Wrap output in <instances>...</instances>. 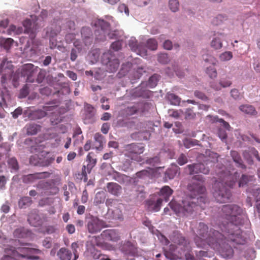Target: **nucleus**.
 I'll use <instances>...</instances> for the list:
<instances>
[{"label": "nucleus", "instance_id": "nucleus-1", "mask_svg": "<svg viewBox=\"0 0 260 260\" xmlns=\"http://www.w3.org/2000/svg\"><path fill=\"white\" fill-rule=\"evenodd\" d=\"M203 178L201 176H196L192 183L188 185V189L190 192V197L186 198L181 203L171 202L169 203L171 209L177 214H183L187 215L192 213L196 209L197 202L199 206L203 208V204L206 202V199L200 196L205 191V188L203 185Z\"/></svg>", "mask_w": 260, "mask_h": 260}, {"label": "nucleus", "instance_id": "nucleus-2", "mask_svg": "<svg viewBox=\"0 0 260 260\" xmlns=\"http://www.w3.org/2000/svg\"><path fill=\"white\" fill-rule=\"evenodd\" d=\"M237 173L234 175L232 174H225L221 182H217L215 183V191L214 196L217 202L219 203H225L231 197L230 191L223 185V183L228 186L232 187L237 179Z\"/></svg>", "mask_w": 260, "mask_h": 260}, {"label": "nucleus", "instance_id": "nucleus-3", "mask_svg": "<svg viewBox=\"0 0 260 260\" xmlns=\"http://www.w3.org/2000/svg\"><path fill=\"white\" fill-rule=\"evenodd\" d=\"M19 251H15L13 248H6L5 255L2 258L1 260H19L20 257H27L31 259H38V256H30L29 254L34 253H40L38 249L30 248H18Z\"/></svg>", "mask_w": 260, "mask_h": 260}, {"label": "nucleus", "instance_id": "nucleus-4", "mask_svg": "<svg viewBox=\"0 0 260 260\" xmlns=\"http://www.w3.org/2000/svg\"><path fill=\"white\" fill-rule=\"evenodd\" d=\"M214 238H209L207 240L208 244L214 249L219 251L223 256L228 257L232 253V249L230 247L227 248V253L224 254V250L221 245V241L222 240L223 236L217 231L213 233Z\"/></svg>", "mask_w": 260, "mask_h": 260}, {"label": "nucleus", "instance_id": "nucleus-5", "mask_svg": "<svg viewBox=\"0 0 260 260\" xmlns=\"http://www.w3.org/2000/svg\"><path fill=\"white\" fill-rule=\"evenodd\" d=\"M113 56L111 52L104 53L102 57L103 64L107 66V70L110 72H114L117 70L119 62L117 59H112Z\"/></svg>", "mask_w": 260, "mask_h": 260}, {"label": "nucleus", "instance_id": "nucleus-6", "mask_svg": "<svg viewBox=\"0 0 260 260\" xmlns=\"http://www.w3.org/2000/svg\"><path fill=\"white\" fill-rule=\"evenodd\" d=\"M222 210L226 216H230L228 219L232 222H236V217L240 214L241 209L237 206L235 205H224L222 208Z\"/></svg>", "mask_w": 260, "mask_h": 260}, {"label": "nucleus", "instance_id": "nucleus-7", "mask_svg": "<svg viewBox=\"0 0 260 260\" xmlns=\"http://www.w3.org/2000/svg\"><path fill=\"white\" fill-rule=\"evenodd\" d=\"M104 226L105 223L104 221L95 217H91L87 223L88 231L91 233L100 232Z\"/></svg>", "mask_w": 260, "mask_h": 260}, {"label": "nucleus", "instance_id": "nucleus-8", "mask_svg": "<svg viewBox=\"0 0 260 260\" xmlns=\"http://www.w3.org/2000/svg\"><path fill=\"white\" fill-rule=\"evenodd\" d=\"M58 30H49L47 31V36L49 37L50 46L51 49L57 48L58 50L64 52L66 51V47L60 43H58L56 40L54 39V37L58 34Z\"/></svg>", "mask_w": 260, "mask_h": 260}, {"label": "nucleus", "instance_id": "nucleus-9", "mask_svg": "<svg viewBox=\"0 0 260 260\" xmlns=\"http://www.w3.org/2000/svg\"><path fill=\"white\" fill-rule=\"evenodd\" d=\"M186 170L190 175L199 173L207 174L209 172L208 167H206L204 164L200 163L188 165Z\"/></svg>", "mask_w": 260, "mask_h": 260}, {"label": "nucleus", "instance_id": "nucleus-10", "mask_svg": "<svg viewBox=\"0 0 260 260\" xmlns=\"http://www.w3.org/2000/svg\"><path fill=\"white\" fill-rule=\"evenodd\" d=\"M128 45L131 47V50L135 52L137 54L144 57L147 56V50L145 48H142L141 45H138L135 38H131L128 41Z\"/></svg>", "mask_w": 260, "mask_h": 260}, {"label": "nucleus", "instance_id": "nucleus-11", "mask_svg": "<svg viewBox=\"0 0 260 260\" xmlns=\"http://www.w3.org/2000/svg\"><path fill=\"white\" fill-rule=\"evenodd\" d=\"M93 154L92 153H89L86 157V161H87V172L86 171V166L84 165L82 168V175L86 178L87 174L89 173L92 168L95 166L96 162V160L93 157Z\"/></svg>", "mask_w": 260, "mask_h": 260}, {"label": "nucleus", "instance_id": "nucleus-12", "mask_svg": "<svg viewBox=\"0 0 260 260\" xmlns=\"http://www.w3.org/2000/svg\"><path fill=\"white\" fill-rule=\"evenodd\" d=\"M162 201V198L158 199L156 201L152 199L147 201L146 206L148 210L150 211H158L160 209Z\"/></svg>", "mask_w": 260, "mask_h": 260}, {"label": "nucleus", "instance_id": "nucleus-13", "mask_svg": "<svg viewBox=\"0 0 260 260\" xmlns=\"http://www.w3.org/2000/svg\"><path fill=\"white\" fill-rule=\"evenodd\" d=\"M96 24L101 27V30L96 32L99 33V35H101V37H99L98 35L96 34L97 36L96 39L101 41L104 40L106 39L105 35L107 34V29L109 27V24L103 20H99Z\"/></svg>", "mask_w": 260, "mask_h": 260}, {"label": "nucleus", "instance_id": "nucleus-14", "mask_svg": "<svg viewBox=\"0 0 260 260\" xmlns=\"http://www.w3.org/2000/svg\"><path fill=\"white\" fill-rule=\"evenodd\" d=\"M224 37V34L217 32L210 42V46L215 50L220 49L222 46L221 38Z\"/></svg>", "mask_w": 260, "mask_h": 260}, {"label": "nucleus", "instance_id": "nucleus-15", "mask_svg": "<svg viewBox=\"0 0 260 260\" xmlns=\"http://www.w3.org/2000/svg\"><path fill=\"white\" fill-rule=\"evenodd\" d=\"M107 187L108 191L114 196H118L121 192V186L116 183H109Z\"/></svg>", "mask_w": 260, "mask_h": 260}, {"label": "nucleus", "instance_id": "nucleus-16", "mask_svg": "<svg viewBox=\"0 0 260 260\" xmlns=\"http://www.w3.org/2000/svg\"><path fill=\"white\" fill-rule=\"evenodd\" d=\"M50 173L46 172L39 173L35 174H29L24 177V181L30 182L36 179H41L48 177Z\"/></svg>", "mask_w": 260, "mask_h": 260}, {"label": "nucleus", "instance_id": "nucleus-17", "mask_svg": "<svg viewBox=\"0 0 260 260\" xmlns=\"http://www.w3.org/2000/svg\"><path fill=\"white\" fill-rule=\"evenodd\" d=\"M95 143L93 148L98 150H101L105 143L104 137L100 133H96L94 136Z\"/></svg>", "mask_w": 260, "mask_h": 260}, {"label": "nucleus", "instance_id": "nucleus-18", "mask_svg": "<svg viewBox=\"0 0 260 260\" xmlns=\"http://www.w3.org/2000/svg\"><path fill=\"white\" fill-rule=\"evenodd\" d=\"M54 107H45L44 110H38L32 112L33 117L35 119H40L45 116L47 114V112L52 111L54 109Z\"/></svg>", "mask_w": 260, "mask_h": 260}, {"label": "nucleus", "instance_id": "nucleus-19", "mask_svg": "<svg viewBox=\"0 0 260 260\" xmlns=\"http://www.w3.org/2000/svg\"><path fill=\"white\" fill-rule=\"evenodd\" d=\"M239 110L243 113L250 115H255L257 112L254 107L249 105H243L239 107Z\"/></svg>", "mask_w": 260, "mask_h": 260}, {"label": "nucleus", "instance_id": "nucleus-20", "mask_svg": "<svg viewBox=\"0 0 260 260\" xmlns=\"http://www.w3.org/2000/svg\"><path fill=\"white\" fill-rule=\"evenodd\" d=\"M172 192L173 190L169 186H165L161 189L159 195L164 199V201L168 202Z\"/></svg>", "mask_w": 260, "mask_h": 260}, {"label": "nucleus", "instance_id": "nucleus-21", "mask_svg": "<svg viewBox=\"0 0 260 260\" xmlns=\"http://www.w3.org/2000/svg\"><path fill=\"white\" fill-rule=\"evenodd\" d=\"M57 255L60 260H70L72 253L67 249L61 248L57 252Z\"/></svg>", "mask_w": 260, "mask_h": 260}, {"label": "nucleus", "instance_id": "nucleus-22", "mask_svg": "<svg viewBox=\"0 0 260 260\" xmlns=\"http://www.w3.org/2000/svg\"><path fill=\"white\" fill-rule=\"evenodd\" d=\"M179 170V168L176 165H172L171 167L168 169L166 173V177L170 179L174 178L177 174Z\"/></svg>", "mask_w": 260, "mask_h": 260}, {"label": "nucleus", "instance_id": "nucleus-23", "mask_svg": "<svg viewBox=\"0 0 260 260\" xmlns=\"http://www.w3.org/2000/svg\"><path fill=\"white\" fill-rule=\"evenodd\" d=\"M102 236L107 240L116 241L118 239V237L113 231H105L103 232Z\"/></svg>", "mask_w": 260, "mask_h": 260}, {"label": "nucleus", "instance_id": "nucleus-24", "mask_svg": "<svg viewBox=\"0 0 260 260\" xmlns=\"http://www.w3.org/2000/svg\"><path fill=\"white\" fill-rule=\"evenodd\" d=\"M233 53L230 51H224L219 55V59L221 62L230 61L233 58Z\"/></svg>", "mask_w": 260, "mask_h": 260}, {"label": "nucleus", "instance_id": "nucleus-25", "mask_svg": "<svg viewBox=\"0 0 260 260\" xmlns=\"http://www.w3.org/2000/svg\"><path fill=\"white\" fill-rule=\"evenodd\" d=\"M207 119L208 121H212V122H215V121H218L219 122L221 123V125L226 128L228 130L230 129V126L228 123L224 121L222 119H218L217 117L216 116H208L207 117Z\"/></svg>", "mask_w": 260, "mask_h": 260}, {"label": "nucleus", "instance_id": "nucleus-26", "mask_svg": "<svg viewBox=\"0 0 260 260\" xmlns=\"http://www.w3.org/2000/svg\"><path fill=\"white\" fill-rule=\"evenodd\" d=\"M127 149L134 153L141 154L144 151V147L141 145H137L134 144L127 146Z\"/></svg>", "mask_w": 260, "mask_h": 260}, {"label": "nucleus", "instance_id": "nucleus-27", "mask_svg": "<svg viewBox=\"0 0 260 260\" xmlns=\"http://www.w3.org/2000/svg\"><path fill=\"white\" fill-rule=\"evenodd\" d=\"M219 85L217 86H212L215 90H220L221 87L226 88L231 86L232 82L230 80L228 79H221L219 83Z\"/></svg>", "mask_w": 260, "mask_h": 260}, {"label": "nucleus", "instance_id": "nucleus-28", "mask_svg": "<svg viewBox=\"0 0 260 260\" xmlns=\"http://www.w3.org/2000/svg\"><path fill=\"white\" fill-rule=\"evenodd\" d=\"M167 98L172 105L177 106L179 105L180 103V99L174 93H168Z\"/></svg>", "mask_w": 260, "mask_h": 260}, {"label": "nucleus", "instance_id": "nucleus-29", "mask_svg": "<svg viewBox=\"0 0 260 260\" xmlns=\"http://www.w3.org/2000/svg\"><path fill=\"white\" fill-rule=\"evenodd\" d=\"M106 198L105 193L104 191H99L96 193L94 203L96 205L102 203L104 202Z\"/></svg>", "mask_w": 260, "mask_h": 260}, {"label": "nucleus", "instance_id": "nucleus-30", "mask_svg": "<svg viewBox=\"0 0 260 260\" xmlns=\"http://www.w3.org/2000/svg\"><path fill=\"white\" fill-rule=\"evenodd\" d=\"M203 59L206 62L211 63L213 65H216L217 62L216 58L211 54H203Z\"/></svg>", "mask_w": 260, "mask_h": 260}, {"label": "nucleus", "instance_id": "nucleus-31", "mask_svg": "<svg viewBox=\"0 0 260 260\" xmlns=\"http://www.w3.org/2000/svg\"><path fill=\"white\" fill-rule=\"evenodd\" d=\"M29 223L34 226L40 224L39 217L37 215L30 214L28 218Z\"/></svg>", "mask_w": 260, "mask_h": 260}, {"label": "nucleus", "instance_id": "nucleus-32", "mask_svg": "<svg viewBox=\"0 0 260 260\" xmlns=\"http://www.w3.org/2000/svg\"><path fill=\"white\" fill-rule=\"evenodd\" d=\"M169 7L170 9L173 12H176L178 11L179 8V3L178 0H170L169 2Z\"/></svg>", "mask_w": 260, "mask_h": 260}, {"label": "nucleus", "instance_id": "nucleus-33", "mask_svg": "<svg viewBox=\"0 0 260 260\" xmlns=\"http://www.w3.org/2000/svg\"><path fill=\"white\" fill-rule=\"evenodd\" d=\"M8 165L11 172H15L18 169V165L16 159L14 158H10L8 161Z\"/></svg>", "mask_w": 260, "mask_h": 260}, {"label": "nucleus", "instance_id": "nucleus-34", "mask_svg": "<svg viewBox=\"0 0 260 260\" xmlns=\"http://www.w3.org/2000/svg\"><path fill=\"white\" fill-rule=\"evenodd\" d=\"M199 234L200 235V236L201 237L197 236L194 239L195 242L198 247H202V246L205 245V241H204V240H205L204 238L205 236L204 235V233H202L201 232H200L199 233Z\"/></svg>", "mask_w": 260, "mask_h": 260}, {"label": "nucleus", "instance_id": "nucleus-35", "mask_svg": "<svg viewBox=\"0 0 260 260\" xmlns=\"http://www.w3.org/2000/svg\"><path fill=\"white\" fill-rule=\"evenodd\" d=\"M31 203V199L29 197H26L21 198L19 201V206L20 208H23L29 206Z\"/></svg>", "mask_w": 260, "mask_h": 260}, {"label": "nucleus", "instance_id": "nucleus-36", "mask_svg": "<svg viewBox=\"0 0 260 260\" xmlns=\"http://www.w3.org/2000/svg\"><path fill=\"white\" fill-rule=\"evenodd\" d=\"M164 48L166 50H171L172 48H174L176 50H178L179 46L177 44H175L174 45H173L172 43L170 40H166L163 44Z\"/></svg>", "mask_w": 260, "mask_h": 260}, {"label": "nucleus", "instance_id": "nucleus-37", "mask_svg": "<svg viewBox=\"0 0 260 260\" xmlns=\"http://www.w3.org/2000/svg\"><path fill=\"white\" fill-rule=\"evenodd\" d=\"M23 26L25 27L24 32L25 33H29L33 32L32 30H31V26L32 25V22L31 20L26 19L23 23Z\"/></svg>", "mask_w": 260, "mask_h": 260}, {"label": "nucleus", "instance_id": "nucleus-38", "mask_svg": "<svg viewBox=\"0 0 260 260\" xmlns=\"http://www.w3.org/2000/svg\"><path fill=\"white\" fill-rule=\"evenodd\" d=\"M159 80V76L157 75H154L152 76L149 80L148 82V86L151 87L153 88L155 87L157 83V82Z\"/></svg>", "mask_w": 260, "mask_h": 260}, {"label": "nucleus", "instance_id": "nucleus-39", "mask_svg": "<svg viewBox=\"0 0 260 260\" xmlns=\"http://www.w3.org/2000/svg\"><path fill=\"white\" fill-rule=\"evenodd\" d=\"M206 73L211 78H215L217 77V75L216 69L214 67L211 66L207 68Z\"/></svg>", "mask_w": 260, "mask_h": 260}, {"label": "nucleus", "instance_id": "nucleus-40", "mask_svg": "<svg viewBox=\"0 0 260 260\" xmlns=\"http://www.w3.org/2000/svg\"><path fill=\"white\" fill-rule=\"evenodd\" d=\"M147 44L148 47L152 50H155L157 48V42L154 39L148 40Z\"/></svg>", "mask_w": 260, "mask_h": 260}, {"label": "nucleus", "instance_id": "nucleus-41", "mask_svg": "<svg viewBox=\"0 0 260 260\" xmlns=\"http://www.w3.org/2000/svg\"><path fill=\"white\" fill-rule=\"evenodd\" d=\"M9 30L10 33H14L15 34H20L23 31L22 27L20 26L17 27L14 25H11Z\"/></svg>", "mask_w": 260, "mask_h": 260}, {"label": "nucleus", "instance_id": "nucleus-42", "mask_svg": "<svg viewBox=\"0 0 260 260\" xmlns=\"http://www.w3.org/2000/svg\"><path fill=\"white\" fill-rule=\"evenodd\" d=\"M14 41L11 38H8L3 40L2 43L4 47L6 49L8 50L10 48Z\"/></svg>", "mask_w": 260, "mask_h": 260}, {"label": "nucleus", "instance_id": "nucleus-43", "mask_svg": "<svg viewBox=\"0 0 260 260\" xmlns=\"http://www.w3.org/2000/svg\"><path fill=\"white\" fill-rule=\"evenodd\" d=\"M231 155L233 158L234 161L237 163L239 166H241L243 167V165L242 164V160L240 157H239L238 153L236 151H232Z\"/></svg>", "mask_w": 260, "mask_h": 260}, {"label": "nucleus", "instance_id": "nucleus-44", "mask_svg": "<svg viewBox=\"0 0 260 260\" xmlns=\"http://www.w3.org/2000/svg\"><path fill=\"white\" fill-rule=\"evenodd\" d=\"M182 113L183 112L182 110H170L169 111V115L175 118H179Z\"/></svg>", "mask_w": 260, "mask_h": 260}, {"label": "nucleus", "instance_id": "nucleus-45", "mask_svg": "<svg viewBox=\"0 0 260 260\" xmlns=\"http://www.w3.org/2000/svg\"><path fill=\"white\" fill-rule=\"evenodd\" d=\"M158 60L162 63H166L168 62L169 59L167 54L160 53L158 55Z\"/></svg>", "mask_w": 260, "mask_h": 260}, {"label": "nucleus", "instance_id": "nucleus-46", "mask_svg": "<svg viewBox=\"0 0 260 260\" xmlns=\"http://www.w3.org/2000/svg\"><path fill=\"white\" fill-rule=\"evenodd\" d=\"M37 126L36 125L30 124L27 129V133L29 135H35L37 133Z\"/></svg>", "mask_w": 260, "mask_h": 260}, {"label": "nucleus", "instance_id": "nucleus-47", "mask_svg": "<svg viewBox=\"0 0 260 260\" xmlns=\"http://www.w3.org/2000/svg\"><path fill=\"white\" fill-rule=\"evenodd\" d=\"M196 115L191 109H187L185 111V118L191 119L195 118Z\"/></svg>", "mask_w": 260, "mask_h": 260}, {"label": "nucleus", "instance_id": "nucleus-48", "mask_svg": "<svg viewBox=\"0 0 260 260\" xmlns=\"http://www.w3.org/2000/svg\"><path fill=\"white\" fill-rule=\"evenodd\" d=\"M23 229H19L14 231V235L17 238H24L26 237L25 234L23 232Z\"/></svg>", "mask_w": 260, "mask_h": 260}, {"label": "nucleus", "instance_id": "nucleus-49", "mask_svg": "<svg viewBox=\"0 0 260 260\" xmlns=\"http://www.w3.org/2000/svg\"><path fill=\"white\" fill-rule=\"evenodd\" d=\"M251 180V178H249L247 176L242 175V178H241L239 183V187L243 186L245 184L247 183L248 181Z\"/></svg>", "mask_w": 260, "mask_h": 260}, {"label": "nucleus", "instance_id": "nucleus-50", "mask_svg": "<svg viewBox=\"0 0 260 260\" xmlns=\"http://www.w3.org/2000/svg\"><path fill=\"white\" fill-rule=\"evenodd\" d=\"M71 247L74 254V260H76L78 257V253L77 251V249L78 248V244L77 243H73L71 245Z\"/></svg>", "mask_w": 260, "mask_h": 260}, {"label": "nucleus", "instance_id": "nucleus-51", "mask_svg": "<svg viewBox=\"0 0 260 260\" xmlns=\"http://www.w3.org/2000/svg\"><path fill=\"white\" fill-rule=\"evenodd\" d=\"M177 162L179 165L182 166L187 162V159L185 155L182 154L178 157Z\"/></svg>", "mask_w": 260, "mask_h": 260}, {"label": "nucleus", "instance_id": "nucleus-52", "mask_svg": "<svg viewBox=\"0 0 260 260\" xmlns=\"http://www.w3.org/2000/svg\"><path fill=\"white\" fill-rule=\"evenodd\" d=\"M122 44L121 41H117L113 43L111 45V48L115 51H118L121 48Z\"/></svg>", "mask_w": 260, "mask_h": 260}, {"label": "nucleus", "instance_id": "nucleus-53", "mask_svg": "<svg viewBox=\"0 0 260 260\" xmlns=\"http://www.w3.org/2000/svg\"><path fill=\"white\" fill-rule=\"evenodd\" d=\"M118 10L120 12H124L125 14L128 16L129 15V11L128 8L124 4H121L118 7Z\"/></svg>", "mask_w": 260, "mask_h": 260}, {"label": "nucleus", "instance_id": "nucleus-54", "mask_svg": "<svg viewBox=\"0 0 260 260\" xmlns=\"http://www.w3.org/2000/svg\"><path fill=\"white\" fill-rule=\"evenodd\" d=\"M136 176L138 178L148 177L149 175V172L146 170H142L136 173Z\"/></svg>", "mask_w": 260, "mask_h": 260}, {"label": "nucleus", "instance_id": "nucleus-55", "mask_svg": "<svg viewBox=\"0 0 260 260\" xmlns=\"http://www.w3.org/2000/svg\"><path fill=\"white\" fill-rule=\"evenodd\" d=\"M75 39V35L73 34H69L66 36L65 40L67 43H70Z\"/></svg>", "mask_w": 260, "mask_h": 260}, {"label": "nucleus", "instance_id": "nucleus-56", "mask_svg": "<svg viewBox=\"0 0 260 260\" xmlns=\"http://www.w3.org/2000/svg\"><path fill=\"white\" fill-rule=\"evenodd\" d=\"M231 96L235 100L238 99L240 98V94L239 91L236 89H233L231 91Z\"/></svg>", "mask_w": 260, "mask_h": 260}, {"label": "nucleus", "instance_id": "nucleus-57", "mask_svg": "<svg viewBox=\"0 0 260 260\" xmlns=\"http://www.w3.org/2000/svg\"><path fill=\"white\" fill-rule=\"evenodd\" d=\"M194 95L202 100H207V97L202 92L196 91L194 92Z\"/></svg>", "mask_w": 260, "mask_h": 260}, {"label": "nucleus", "instance_id": "nucleus-58", "mask_svg": "<svg viewBox=\"0 0 260 260\" xmlns=\"http://www.w3.org/2000/svg\"><path fill=\"white\" fill-rule=\"evenodd\" d=\"M184 145L187 148H189L192 146L194 145L193 142L189 139H186L184 141Z\"/></svg>", "mask_w": 260, "mask_h": 260}, {"label": "nucleus", "instance_id": "nucleus-59", "mask_svg": "<svg viewBox=\"0 0 260 260\" xmlns=\"http://www.w3.org/2000/svg\"><path fill=\"white\" fill-rule=\"evenodd\" d=\"M113 217L116 219H121L122 218V214L121 211L118 209H116L113 211Z\"/></svg>", "mask_w": 260, "mask_h": 260}, {"label": "nucleus", "instance_id": "nucleus-60", "mask_svg": "<svg viewBox=\"0 0 260 260\" xmlns=\"http://www.w3.org/2000/svg\"><path fill=\"white\" fill-rule=\"evenodd\" d=\"M109 129V125L107 123H105L102 125L101 127V131L103 134H107L108 133Z\"/></svg>", "mask_w": 260, "mask_h": 260}, {"label": "nucleus", "instance_id": "nucleus-61", "mask_svg": "<svg viewBox=\"0 0 260 260\" xmlns=\"http://www.w3.org/2000/svg\"><path fill=\"white\" fill-rule=\"evenodd\" d=\"M212 254L211 253H208V252L204 251H200L197 254V255L201 257H211Z\"/></svg>", "mask_w": 260, "mask_h": 260}, {"label": "nucleus", "instance_id": "nucleus-62", "mask_svg": "<svg viewBox=\"0 0 260 260\" xmlns=\"http://www.w3.org/2000/svg\"><path fill=\"white\" fill-rule=\"evenodd\" d=\"M43 245L46 248H49L51 246V241L50 239L46 238L43 242Z\"/></svg>", "mask_w": 260, "mask_h": 260}, {"label": "nucleus", "instance_id": "nucleus-63", "mask_svg": "<svg viewBox=\"0 0 260 260\" xmlns=\"http://www.w3.org/2000/svg\"><path fill=\"white\" fill-rule=\"evenodd\" d=\"M88 200V193L86 190H84L83 191L82 196L81 198V201L83 203H85Z\"/></svg>", "mask_w": 260, "mask_h": 260}, {"label": "nucleus", "instance_id": "nucleus-64", "mask_svg": "<svg viewBox=\"0 0 260 260\" xmlns=\"http://www.w3.org/2000/svg\"><path fill=\"white\" fill-rule=\"evenodd\" d=\"M22 113V109L19 108L16 109L13 113V117L16 118L19 115Z\"/></svg>", "mask_w": 260, "mask_h": 260}]
</instances>
